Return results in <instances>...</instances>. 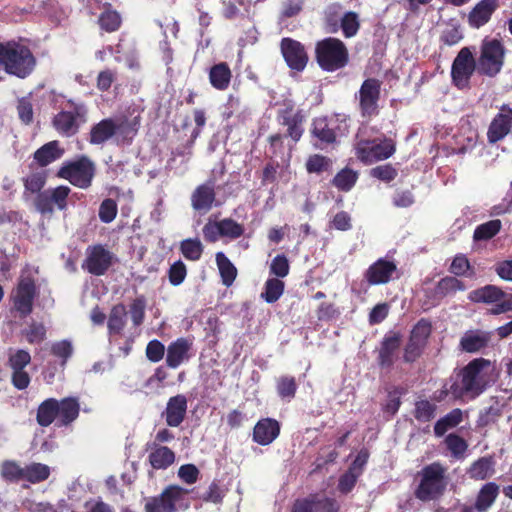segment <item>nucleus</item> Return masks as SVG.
<instances>
[{"label": "nucleus", "instance_id": "f257e3e1", "mask_svg": "<svg viewBox=\"0 0 512 512\" xmlns=\"http://www.w3.org/2000/svg\"><path fill=\"white\" fill-rule=\"evenodd\" d=\"M494 366L489 359L475 358L455 369L450 377L449 392L456 400H474L490 386Z\"/></svg>", "mask_w": 512, "mask_h": 512}, {"label": "nucleus", "instance_id": "f03ea898", "mask_svg": "<svg viewBox=\"0 0 512 512\" xmlns=\"http://www.w3.org/2000/svg\"><path fill=\"white\" fill-rule=\"evenodd\" d=\"M37 59L31 49L15 40L0 42V70L19 79H25L35 70Z\"/></svg>", "mask_w": 512, "mask_h": 512}, {"label": "nucleus", "instance_id": "7ed1b4c3", "mask_svg": "<svg viewBox=\"0 0 512 512\" xmlns=\"http://www.w3.org/2000/svg\"><path fill=\"white\" fill-rule=\"evenodd\" d=\"M415 497L423 502L439 499L447 488V468L439 461L424 466L419 472Z\"/></svg>", "mask_w": 512, "mask_h": 512}, {"label": "nucleus", "instance_id": "20e7f679", "mask_svg": "<svg viewBox=\"0 0 512 512\" xmlns=\"http://www.w3.org/2000/svg\"><path fill=\"white\" fill-rule=\"evenodd\" d=\"M315 60L326 72H335L345 68L350 61L349 50L339 38L326 37L315 43Z\"/></svg>", "mask_w": 512, "mask_h": 512}, {"label": "nucleus", "instance_id": "39448f33", "mask_svg": "<svg viewBox=\"0 0 512 512\" xmlns=\"http://www.w3.org/2000/svg\"><path fill=\"white\" fill-rule=\"evenodd\" d=\"M95 173L93 161L88 156L81 155L75 160L63 162L56 172V177L67 180L80 189H88L92 185Z\"/></svg>", "mask_w": 512, "mask_h": 512}, {"label": "nucleus", "instance_id": "423d86ee", "mask_svg": "<svg viewBox=\"0 0 512 512\" xmlns=\"http://www.w3.org/2000/svg\"><path fill=\"white\" fill-rule=\"evenodd\" d=\"M505 47L498 39H484L477 62V73L493 78L504 65Z\"/></svg>", "mask_w": 512, "mask_h": 512}, {"label": "nucleus", "instance_id": "0eeeda50", "mask_svg": "<svg viewBox=\"0 0 512 512\" xmlns=\"http://www.w3.org/2000/svg\"><path fill=\"white\" fill-rule=\"evenodd\" d=\"M354 149L357 159L365 165H370L390 158L396 151V145L390 138L384 137L379 141L378 139H362L357 135Z\"/></svg>", "mask_w": 512, "mask_h": 512}, {"label": "nucleus", "instance_id": "6e6552de", "mask_svg": "<svg viewBox=\"0 0 512 512\" xmlns=\"http://www.w3.org/2000/svg\"><path fill=\"white\" fill-rule=\"evenodd\" d=\"M279 118L281 119V125L287 127V131L285 135L276 133L268 137L273 153H276V149L283 148L284 137H288L294 143H297L304 133L303 123L305 117L301 110L294 111L293 106L286 107L279 111Z\"/></svg>", "mask_w": 512, "mask_h": 512}, {"label": "nucleus", "instance_id": "1a4fd4ad", "mask_svg": "<svg viewBox=\"0 0 512 512\" xmlns=\"http://www.w3.org/2000/svg\"><path fill=\"white\" fill-rule=\"evenodd\" d=\"M469 300L475 303L494 304L489 314L500 315L512 311V293L507 295L500 287L492 284L477 288L469 293Z\"/></svg>", "mask_w": 512, "mask_h": 512}, {"label": "nucleus", "instance_id": "9d476101", "mask_svg": "<svg viewBox=\"0 0 512 512\" xmlns=\"http://www.w3.org/2000/svg\"><path fill=\"white\" fill-rule=\"evenodd\" d=\"M71 110H62L52 119L54 129L62 136L70 137L78 133L80 126L87 121V108L82 103L68 101Z\"/></svg>", "mask_w": 512, "mask_h": 512}, {"label": "nucleus", "instance_id": "9b49d317", "mask_svg": "<svg viewBox=\"0 0 512 512\" xmlns=\"http://www.w3.org/2000/svg\"><path fill=\"white\" fill-rule=\"evenodd\" d=\"M477 72V62L470 48L463 47L451 66V82L458 90H469L471 78Z\"/></svg>", "mask_w": 512, "mask_h": 512}, {"label": "nucleus", "instance_id": "f8f14e48", "mask_svg": "<svg viewBox=\"0 0 512 512\" xmlns=\"http://www.w3.org/2000/svg\"><path fill=\"white\" fill-rule=\"evenodd\" d=\"M340 134V123L338 118L321 116L312 120L310 136L312 144L317 149H326L337 143Z\"/></svg>", "mask_w": 512, "mask_h": 512}, {"label": "nucleus", "instance_id": "ddd939ff", "mask_svg": "<svg viewBox=\"0 0 512 512\" xmlns=\"http://www.w3.org/2000/svg\"><path fill=\"white\" fill-rule=\"evenodd\" d=\"M432 332V325L427 319H420L412 328L409 339L403 349V361L412 364L423 354Z\"/></svg>", "mask_w": 512, "mask_h": 512}, {"label": "nucleus", "instance_id": "4468645a", "mask_svg": "<svg viewBox=\"0 0 512 512\" xmlns=\"http://www.w3.org/2000/svg\"><path fill=\"white\" fill-rule=\"evenodd\" d=\"M340 508L336 498L315 492L295 499L289 512H339Z\"/></svg>", "mask_w": 512, "mask_h": 512}, {"label": "nucleus", "instance_id": "2eb2a0df", "mask_svg": "<svg viewBox=\"0 0 512 512\" xmlns=\"http://www.w3.org/2000/svg\"><path fill=\"white\" fill-rule=\"evenodd\" d=\"M382 82L377 78H367L361 84L358 92L359 110L364 118L379 114V100Z\"/></svg>", "mask_w": 512, "mask_h": 512}, {"label": "nucleus", "instance_id": "dca6fc26", "mask_svg": "<svg viewBox=\"0 0 512 512\" xmlns=\"http://www.w3.org/2000/svg\"><path fill=\"white\" fill-rule=\"evenodd\" d=\"M71 192L70 187L60 185L55 188H49L36 195L34 205L37 211L43 215H51L56 206L60 211L66 210L67 199Z\"/></svg>", "mask_w": 512, "mask_h": 512}, {"label": "nucleus", "instance_id": "f3484780", "mask_svg": "<svg viewBox=\"0 0 512 512\" xmlns=\"http://www.w3.org/2000/svg\"><path fill=\"white\" fill-rule=\"evenodd\" d=\"M36 295L35 280L31 276L21 277L12 295L13 307L21 317L32 313Z\"/></svg>", "mask_w": 512, "mask_h": 512}, {"label": "nucleus", "instance_id": "a211bd4d", "mask_svg": "<svg viewBox=\"0 0 512 512\" xmlns=\"http://www.w3.org/2000/svg\"><path fill=\"white\" fill-rule=\"evenodd\" d=\"M113 264V254L101 244L91 245L81 267L94 276L105 275Z\"/></svg>", "mask_w": 512, "mask_h": 512}, {"label": "nucleus", "instance_id": "6ab92c4d", "mask_svg": "<svg viewBox=\"0 0 512 512\" xmlns=\"http://www.w3.org/2000/svg\"><path fill=\"white\" fill-rule=\"evenodd\" d=\"M280 51L287 66L296 72H302L308 62L309 55L300 41L290 37H284L280 41Z\"/></svg>", "mask_w": 512, "mask_h": 512}, {"label": "nucleus", "instance_id": "aec40b11", "mask_svg": "<svg viewBox=\"0 0 512 512\" xmlns=\"http://www.w3.org/2000/svg\"><path fill=\"white\" fill-rule=\"evenodd\" d=\"M185 492L180 486L170 485L160 495L146 499L145 512H177L176 502Z\"/></svg>", "mask_w": 512, "mask_h": 512}, {"label": "nucleus", "instance_id": "412c9836", "mask_svg": "<svg viewBox=\"0 0 512 512\" xmlns=\"http://www.w3.org/2000/svg\"><path fill=\"white\" fill-rule=\"evenodd\" d=\"M401 342L402 336L399 332L390 331L384 335L376 357L377 364L381 369H392L398 359Z\"/></svg>", "mask_w": 512, "mask_h": 512}, {"label": "nucleus", "instance_id": "4be33fe9", "mask_svg": "<svg viewBox=\"0 0 512 512\" xmlns=\"http://www.w3.org/2000/svg\"><path fill=\"white\" fill-rule=\"evenodd\" d=\"M512 129V107L503 104L500 111L492 119L488 131L487 140L490 144H495L503 140Z\"/></svg>", "mask_w": 512, "mask_h": 512}, {"label": "nucleus", "instance_id": "5701e85b", "mask_svg": "<svg viewBox=\"0 0 512 512\" xmlns=\"http://www.w3.org/2000/svg\"><path fill=\"white\" fill-rule=\"evenodd\" d=\"M397 266L393 261L380 258L372 263L364 273V279L369 286L383 285L390 282Z\"/></svg>", "mask_w": 512, "mask_h": 512}, {"label": "nucleus", "instance_id": "b1692460", "mask_svg": "<svg viewBox=\"0 0 512 512\" xmlns=\"http://www.w3.org/2000/svg\"><path fill=\"white\" fill-rule=\"evenodd\" d=\"M493 333L481 329L467 330L459 341V349L466 353L482 352L489 347Z\"/></svg>", "mask_w": 512, "mask_h": 512}, {"label": "nucleus", "instance_id": "393cba45", "mask_svg": "<svg viewBox=\"0 0 512 512\" xmlns=\"http://www.w3.org/2000/svg\"><path fill=\"white\" fill-rule=\"evenodd\" d=\"M188 408V400L184 394H177L168 399L162 417L169 427H178L185 420Z\"/></svg>", "mask_w": 512, "mask_h": 512}, {"label": "nucleus", "instance_id": "a878e982", "mask_svg": "<svg viewBox=\"0 0 512 512\" xmlns=\"http://www.w3.org/2000/svg\"><path fill=\"white\" fill-rule=\"evenodd\" d=\"M190 200L191 206L195 211L201 214L208 213L216 201L214 183L208 181L198 185L192 192Z\"/></svg>", "mask_w": 512, "mask_h": 512}, {"label": "nucleus", "instance_id": "bb28decb", "mask_svg": "<svg viewBox=\"0 0 512 512\" xmlns=\"http://www.w3.org/2000/svg\"><path fill=\"white\" fill-rule=\"evenodd\" d=\"M465 283L455 276H445L441 278L434 289L426 291L427 298L433 303H439L447 296H453L458 291H465Z\"/></svg>", "mask_w": 512, "mask_h": 512}, {"label": "nucleus", "instance_id": "cd10ccee", "mask_svg": "<svg viewBox=\"0 0 512 512\" xmlns=\"http://www.w3.org/2000/svg\"><path fill=\"white\" fill-rule=\"evenodd\" d=\"M280 434V423L273 418H261L253 428L252 439L261 446L270 445Z\"/></svg>", "mask_w": 512, "mask_h": 512}, {"label": "nucleus", "instance_id": "c85d7f7f", "mask_svg": "<svg viewBox=\"0 0 512 512\" xmlns=\"http://www.w3.org/2000/svg\"><path fill=\"white\" fill-rule=\"evenodd\" d=\"M499 7V0H481L468 14V24L472 28H480L487 24Z\"/></svg>", "mask_w": 512, "mask_h": 512}, {"label": "nucleus", "instance_id": "c756f323", "mask_svg": "<svg viewBox=\"0 0 512 512\" xmlns=\"http://www.w3.org/2000/svg\"><path fill=\"white\" fill-rule=\"evenodd\" d=\"M114 124L116 130L115 138L117 142L131 144L135 136L138 134L141 118L140 116H135L133 118L121 116L114 118Z\"/></svg>", "mask_w": 512, "mask_h": 512}, {"label": "nucleus", "instance_id": "7c9ffc66", "mask_svg": "<svg viewBox=\"0 0 512 512\" xmlns=\"http://www.w3.org/2000/svg\"><path fill=\"white\" fill-rule=\"evenodd\" d=\"M192 342L187 338L180 337L171 342L167 347L166 364L169 368L179 367L184 360L189 358V350L191 349Z\"/></svg>", "mask_w": 512, "mask_h": 512}, {"label": "nucleus", "instance_id": "2f4dec72", "mask_svg": "<svg viewBox=\"0 0 512 512\" xmlns=\"http://www.w3.org/2000/svg\"><path fill=\"white\" fill-rule=\"evenodd\" d=\"M58 415L56 425L58 427H67L71 425L79 416L80 403L75 397H66L57 400Z\"/></svg>", "mask_w": 512, "mask_h": 512}, {"label": "nucleus", "instance_id": "473e14b6", "mask_svg": "<svg viewBox=\"0 0 512 512\" xmlns=\"http://www.w3.org/2000/svg\"><path fill=\"white\" fill-rule=\"evenodd\" d=\"M65 153L58 140L45 143L33 153V160L39 167H46L60 159Z\"/></svg>", "mask_w": 512, "mask_h": 512}, {"label": "nucleus", "instance_id": "72a5a7b5", "mask_svg": "<svg viewBox=\"0 0 512 512\" xmlns=\"http://www.w3.org/2000/svg\"><path fill=\"white\" fill-rule=\"evenodd\" d=\"M114 118H105L92 126L89 133V142L93 145H101L115 137Z\"/></svg>", "mask_w": 512, "mask_h": 512}, {"label": "nucleus", "instance_id": "f704fd0d", "mask_svg": "<svg viewBox=\"0 0 512 512\" xmlns=\"http://www.w3.org/2000/svg\"><path fill=\"white\" fill-rule=\"evenodd\" d=\"M500 493V487L495 482L485 483L479 490L474 507L478 512L488 511L495 503Z\"/></svg>", "mask_w": 512, "mask_h": 512}, {"label": "nucleus", "instance_id": "c9c22d12", "mask_svg": "<svg viewBox=\"0 0 512 512\" xmlns=\"http://www.w3.org/2000/svg\"><path fill=\"white\" fill-rule=\"evenodd\" d=\"M232 72L226 62L213 65L209 70V81L213 88L224 91L231 82Z\"/></svg>", "mask_w": 512, "mask_h": 512}, {"label": "nucleus", "instance_id": "e433bc0d", "mask_svg": "<svg viewBox=\"0 0 512 512\" xmlns=\"http://www.w3.org/2000/svg\"><path fill=\"white\" fill-rule=\"evenodd\" d=\"M494 461L491 456H483L474 461L467 474L473 480H486L494 474Z\"/></svg>", "mask_w": 512, "mask_h": 512}, {"label": "nucleus", "instance_id": "4c0bfd02", "mask_svg": "<svg viewBox=\"0 0 512 512\" xmlns=\"http://www.w3.org/2000/svg\"><path fill=\"white\" fill-rule=\"evenodd\" d=\"M58 406L57 399L48 398L41 402L37 408L36 421L41 427L50 426L57 421Z\"/></svg>", "mask_w": 512, "mask_h": 512}, {"label": "nucleus", "instance_id": "58836bf2", "mask_svg": "<svg viewBox=\"0 0 512 512\" xmlns=\"http://www.w3.org/2000/svg\"><path fill=\"white\" fill-rule=\"evenodd\" d=\"M149 463L156 470H165L175 461V453L167 446H159L148 456Z\"/></svg>", "mask_w": 512, "mask_h": 512}, {"label": "nucleus", "instance_id": "ea45409f", "mask_svg": "<svg viewBox=\"0 0 512 512\" xmlns=\"http://www.w3.org/2000/svg\"><path fill=\"white\" fill-rule=\"evenodd\" d=\"M463 421V412L455 408L436 421L434 425V434L436 437H442L448 430L455 428Z\"/></svg>", "mask_w": 512, "mask_h": 512}, {"label": "nucleus", "instance_id": "a19ab883", "mask_svg": "<svg viewBox=\"0 0 512 512\" xmlns=\"http://www.w3.org/2000/svg\"><path fill=\"white\" fill-rule=\"evenodd\" d=\"M215 259L222 284L226 287H230L237 276L236 267L223 252H217Z\"/></svg>", "mask_w": 512, "mask_h": 512}, {"label": "nucleus", "instance_id": "79ce46f5", "mask_svg": "<svg viewBox=\"0 0 512 512\" xmlns=\"http://www.w3.org/2000/svg\"><path fill=\"white\" fill-rule=\"evenodd\" d=\"M51 474L50 467L46 464L39 462H32L24 466L23 480L31 483L38 484L46 481Z\"/></svg>", "mask_w": 512, "mask_h": 512}, {"label": "nucleus", "instance_id": "37998d69", "mask_svg": "<svg viewBox=\"0 0 512 512\" xmlns=\"http://www.w3.org/2000/svg\"><path fill=\"white\" fill-rule=\"evenodd\" d=\"M127 311L124 304L114 305L108 317V330L110 334H121L126 325Z\"/></svg>", "mask_w": 512, "mask_h": 512}, {"label": "nucleus", "instance_id": "c03bdc74", "mask_svg": "<svg viewBox=\"0 0 512 512\" xmlns=\"http://www.w3.org/2000/svg\"><path fill=\"white\" fill-rule=\"evenodd\" d=\"M358 178L359 174L357 171L345 167L334 176L331 180V184L339 191L348 192L355 186Z\"/></svg>", "mask_w": 512, "mask_h": 512}, {"label": "nucleus", "instance_id": "a18cd8bd", "mask_svg": "<svg viewBox=\"0 0 512 512\" xmlns=\"http://www.w3.org/2000/svg\"><path fill=\"white\" fill-rule=\"evenodd\" d=\"M179 250L186 260L196 262L201 259L204 246L199 238H187L180 242Z\"/></svg>", "mask_w": 512, "mask_h": 512}, {"label": "nucleus", "instance_id": "49530a36", "mask_svg": "<svg viewBox=\"0 0 512 512\" xmlns=\"http://www.w3.org/2000/svg\"><path fill=\"white\" fill-rule=\"evenodd\" d=\"M449 272L455 277H475V269L471 265L468 257L465 254L458 253L454 256L450 266Z\"/></svg>", "mask_w": 512, "mask_h": 512}, {"label": "nucleus", "instance_id": "de8ad7c7", "mask_svg": "<svg viewBox=\"0 0 512 512\" xmlns=\"http://www.w3.org/2000/svg\"><path fill=\"white\" fill-rule=\"evenodd\" d=\"M285 283L278 278H268L264 284L261 298L269 304L277 302L283 295Z\"/></svg>", "mask_w": 512, "mask_h": 512}, {"label": "nucleus", "instance_id": "09e8293b", "mask_svg": "<svg viewBox=\"0 0 512 512\" xmlns=\"http://www.w3.org/2000/svg\"><path fill=\"white\" fill-rule=\"evenodd\" d=\"M1 477L10 483L23 481L24 467L15 460H5L0 466Z\"/></svg>", "mask_w": 512, "mask_h": 512}, {"label": "nucleus", "instance_id": "8fccbe9b", "mask_svg": "<svg viewBox=\"0 0 512 512\" xmlns=\"http://www.w3.org/2000/svg\"><path fill=\"white\" fill-rule=\"evenodd\" d=\"M298 384L294 376L283 375L276 380V391L283 400L290 401L296 395Z\"/></svg>", "mask_w": 512, "mask_h": 512}, {"label": "nucleus", "instance_id": "3c124183", "mask_svg": "<svg viewBox=\"0 0 512 512\" xmlns=\"http://www.w3.org/2000/svg\"><path fill=\"white\" fill-rule=\"evenodd\" d=\"M48 173L45 170L31 172L28 176L23 178V185L25 191L31 194L42 193V189L46 185Z\"/></svg>", "mask_w": 512, "mask_h": 512}, {"label": "nucleus", "instance_id": "603ef678", "mask_svg": "<svg viewBox=\"0 0 512 512\" xmlns=\"http://www.w3.org/2000/svg\"><path fill=\"white\" fill-rule=\"evenodd\" d=\"M502 227L499 219L487 221L478 225L473 233L474 241H488L497 235Z\"/></svg>", "mask_w": 512, "mask_h": 512}, {"label": "nucleus", "instance_id": "864d4df0", "mask_svg": "<svg viewBox=\"0 0 512 512\" xmlns=\"http://www.w3.org/2000/svg\"><path fill=\"white\" fill-rule=\"evenodd\" d=\"M100 28L108 33L119 30L122 24V18L116 10L105 9L98 17Z\"/></svg>", "mask_w": 512, "mask_h": 512}, {"label": "nucleus", "instance_id": "5fc2aeb1", "mask_svg": "<svg viewBox=\"0 0 512 512\" xmlns=\"http://www.w3.org/2000/svg\"><path fill=\"white\" fill-rule=\"evenodd\" d=\"M405 394V389L400 386H393L387 392V400L382 405V411L390 416H394L401 406V396Z\"/></svg>", "mask_w": 512, "mask_h": 512}, {"label": "nucleus", "instance_id": "6e6d98bb", "mask_svg": "<svg viewBox=\"0 0 512 512\" xmlns=\"http://www.w3.org/2000/svg\"><path fill=\"white\" fill-rule=\"evenodd\" d=\"M444 442L451 455L456 459L461 458L468 449L467 441L456 433L448 434Z\"/></svg>", "mask_w": 512, "mask_h": 512}, {"label": "nucleus", "instance_id": "4d7b16f0", "mask_svg": "<svg viewBox=\"0 0 512 512\" xmlns=\"http://www.w3.org/2000/svg\"><path fill=\"white\" fill-rule=\"evenodd\" d=\"M220 227L221 237H228L230 239H238L240 238L244 232L245 228L242 224L236 222L232 218H224L218 221Z\"/></svg>", "mask_w": 512, "mask_h": 512}, {"label": "nucleus", "instance_id": "13d9d810", "mask_svg": "<svg viewBox=\"0 0 512 512\" xmlns=\"http://www.w3.org/2000/svg\"><path fill=\"white\" fill-rule=\"evenodd\" d=\"M437 406L428 400H419L415 403L413 415L419 422H429L435 417Z\"/></svg>", "mask_w": 512, "mask_h": 512}, {"label": "nucleus", "instance_id": "bf43d9fd", "mask_svg": "<svg viewBox=\"0 0 512 512\" xmlns=\"http://www.w3.org/2000/svg\"><path fill=\"white\" fill-rule=\"evenodd\" d=\"M340 27L346 38L354 37L360 29L359 16L356 12H346L341 18Z\"/></svg>", "mask_w": 512, "mask_h": 512}, {"label": "nucleus", "instance_id": "052dcab7", "mask_svg": "<svg viewBox=\"0 0 512 512\" xmlns=\"http://www.w3.org/2000/svg\"><path fill=\"white\" fill-rule=\"evenodd\" d=\"M331 167V159L320 154H313L309 156L306 161V170L308 173L320 174L322 172L329 171Z\"/></svg>", "mask_w": 512, "mask_h": 512}, {"label": "nucleus", "instance_id": "680f3d73", "mask_svg": "<svg viewBox=\"0 0 512 512\" xmlns=\"http://www.w3.org/2000/svg\"><path fill=\"white\" fill-rule=\"evenodd\" d=\"M146 298L144 295L136 297L130 304V317L135 327L143 324L145 319Z\"/></svg>", "mask_w": 512, "mask_h": 512}, {"label": "nucleus", "instance_id": "e2e57ef3", "mask_svg": "<svg viewBox=\"0 0 512 512\" xmlns=\"http://www.w3.org/2000/svg\"><path fill=\"white\" fill-rule=\"evenodd\" d=\"M167 276L172 286L181 285L187 276V267L182 260L172 263L167 271Z\"/></svg>", "mask_w": 512, "mask_h": 512}, {"label": "nucleus", "instance_id": "0e129e2a", "mask_svg": "<svg viewBox=\"0 0 512 512\" xmlns=\"http://www.w3.org/2000/svg\"><path fill=\"white\" fill-rule=\"evenodd\" d=\"M118 206L114 199L106 198L104 199L98 211V216L101 222L103 223H111L117 216Z\"/></svg>", "mask_w": 512, "mask_h": 512}, {"label": "nucleus", "instance_id": "69168bd1", "mask_svg": "<svg viewBox=\"0 0 512 512\" xmlns=\"http://www.w3.org/2000/svg\"><path fill=\"white\" fill-rule=\"evenodd\" d=\"M31 362V355L24 349H18L14 353H10L7 365L11 370H22Z\"/></svg>", "mask_w": 512, "mask_h": 512}, {"label": "nucleus", "instance_id": "338daca9", "mask_svg": "<svg viewBox=\"0 0 512 512\" xmlns=\"http://www.w3.org/2000/svg\"><path fill=\"white\" fill-rule=\"evenodd\" d=\"M270 274L274 275V278H284L289 274L290 265L287 257L284 254L276 255L270 264Z\"/></svg>", "mask_w": 512, "mask_h": 512}, {"label": "nucleus", "instance_id": "774afa93", "mask_svg": "<svg viewBox=\"0 0 512 512\" xmlns=\"http://www.w3.org/2000/svg\"><path fill=\"white\" fill-rule=\"evenodd\" d=\"M17 113L20 121L25 125L33 122V105L29 97H22L17 101Z\"/></svg>", "mask_w": 512, "mask_h": 512}]
</instances>
